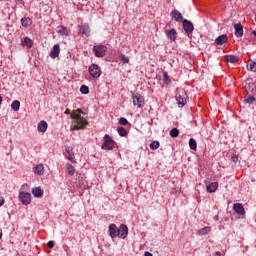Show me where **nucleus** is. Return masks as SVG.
I'll list each match as a JSON object with an SVG mask.
<instances>
[{"label": "nucleus", "mask_w": 256, "mask_h": 256, "mask_svg": "<svg viewBox=\"0 0 256 256\" xmlns=\"http://www.w3.org/2000/svg\"><path fill=\"white\" fill-rule=\"evenodd\" d=\"M103 139L104 142L101 146V149H103V151H112V149H115V141H113V139L109 137V134H105Z\"/></svg>", "instance_id": "obj_3"}, {"label": "nucleus", "mask_w": 256, "mask_h": 256, "mask_svg": "<svg viewBox=\"0 0 256 256\" xmlns=\"http://www.w3.org/2000/svg\"><path fill=\"white\" fill-rule=\"evenodd\" d=\"M80 92L82 93V95H89V87L82 85L80 88Z\"/></svg>", "instance_id": "obj_33"}, {"label": "nucleus", "mask_w": 256, "mask_h": 256, "mask_svg": "<svg viewBox=\"0 0 256 256\" xmlns=\"http://www.w3.org/2000/svg\"><path fill=\"white\" fill-rule=\"evenodd\" d=\"M1 103H3V97H1V95H0V105H1Z\"/></svg>", "instance_id": "obj_48"}, {"label": "nucleus", "mask_w": 256, "mask_h": 256, "mask_svg": "<svg viewBox=\"0 0 256 256\" xmlns=\"http://www.w3.org/2000/svg\"><path fill=\"white\" fill-rule=\"evenodd\" d=\"M245 103H248V105H251L252 103H255V96L250 95L245 99Z\"/></svg>", "instance_id": "obj_36"}, {"label": "nucleus", "mask_w": 256, "mask_h": 256, "mask_svg": "<svg viewBox=\"0 0 256 256\" xmlns=\"http://www.w3.org/2000/svg\"><path fill=\"white\" fill-rule=\"evenodd\" d=\"M218 187H219V183L212 182V183L206 185V191L208 193H215V191H217Z\"/></svg>", "instance_id": "obj_18"}, {"label": "nucleus", "mask_w": 256, "mask_h": 256, "mask_svg": "<svg viewBox=\"0 0 256 256\" xmlns=\"http://www.w3.org/2000/svg\"><path fill=\"white\" fill-rule=\"evenodd\" d=\"M65 114H66V115H71V110L66 109Z\"/></svg>", "instance_id": "obj_44"}, {"label": "nucleus", "mask_w": 256, "mask_h": 256, "mask_svg": "<svg viewBox=\"0 0 256 256\" xmlns=\"http://www.w3.org/2000/svg\"><path fill=\"white\" fill-rule=\"evenodd\" d=\"M231 159L234 163H237V161H239V156H232Z\"/></svg>", "instance_id": "obj_42"}, {"label": "nucleus", "mask_w": 256, "mask_h": 256, "mask_svg": "<svg viewBox=\"0 0 256 256\" xmlns=\"http://www.w3.org/2000/svg\"><path fill=\"white\" fill-rule=\"evenodd\" d=\"M129 123V121L126 120V118H120L119 119V124L120 125H127Z\"/></svg>", "instance_id": "obj_40"}, {"label": "nucleus", "mask_w": 256, "mask_h": 256, "mask_svg": "<svg viewBox=\"0 0 256 256\" xmlns=\"http://www.w3.org/2000/svg\"><path fill=\"white\" fill-rule=\"evenodd\" d=\"M132 101H133L134 107L141 108L142 105L145 103V98L141 96V94H133Z\"/></svg>", "instance_id": "obj_7"}, {"label": "nucleus", "mask_w": 256, "mask_h": 256, "mask_svg": "<svg viewBox=\"0 0 256 256\" xmlns=\"http://www.w3.org/2000/svg\"><path fill=\"white\" fill-rule=\"evenodd\" d=\"M225 61L227 63H239V57L236 55H226Z\"/></svg>", "instance_id": "obj_23"}, {"label": "nucleus", "mask_w": 256, "mask_h": 256, "mask_svg": "<svg viewBox=\"0 0 256 256\" xmlns=\"http://www.w3.org/2000/svg\"><path fill=\"white\" fill-rule=\"evenodd\" d=\"M17 1H21V0H17Z\"/></svg>", "instance_id": "obj_49"}, {"label": "nucleus", "mask_w": 256, "mask_h": 256, "mask_svg": "<svg viewBox=\"0 0 256 256\" xmlns=\"http://www.w3.org/2000/svg\"><path fill=\"white\" fill-rule=\"evenodd\" d=\"M187 99V92H185L183 89H178L176 93V101L178 103V107H185L187 104Z\"/></svg>", "instance_id": "obj_2"}, {"label": "nucleus", "mask_w": 256, "mask_h": 256, "mask_svg": "<svg viewBox=\"0 0 256 256\" xmlns=\"http://www.w3.org/2000/svg\"><path fill=\"white\" fill-rule=\"evenodd\" d=\"M163 79L165 83H171V80H169V75H167V72L163 73Z\"/></svg>", "instance_id": "obj_39"}, {"label": "nucleus", "mask_w": 256, "mask_h": 256, "mask_svg": "<svg viewBox=\"0 0 256 256\" xmlns=\"http://www.w3.org/2000/svg\"><path fill=\"white\" fill-rule=\"evenodd\" d=\"M59 53H61V48L59 44H56L53 46V49L50 52V57L52 59H57V57H59Z\"/></svg>", "instance_id": "obj_14"}, {"label": "nucleus", "mask_w": 256, "mask_h": 256, "mask_svg": "<svg viewBox=\"0 0 256 256\" xmlns=\"http://www.w3.org/2000/svg\"><path fill=\"white\" fill-rule=\"evenodd\" d=\"M170 17L172 19H174V21H176L177 23H183V14H181V12H179V10H173L171 13H170Z\"/></svg>", "instance_id": "obj_11"}, {"label": "nucleus", "mask_w": 256, "mask_h": 256, "mask_svg": "<svg viewBox=\"0 0 256 256\" xmlns=\"http://www.w3.org/2000/svg\"><path fill=\"white\" fill-rule=\"evenodd\" d=\"M66 171L68 175H75V167L69 163L66 164Z\"/></svg>", "instance_id": "obj_28"}, {"label": "nucleus", "mask_w": 256, "mask_h": 256, "mask_svg": "<svg viewBox=\"0 0 256 256\" xmlns=\"http://www.w3.org/2000/svg\"><path fill=\"white\" fill-rule=\"evenodd\" d=\"M160 143L159 141H153L151 144H150V149H152L153 151H155V149H159L160 147Z\"/></svg>", "instance_id": "obj_34"}, {"label": "nucleus", "mask_w": 256, "mask_h": 256, "mask_svg": "<svg viewBox=\"0 0 256 256\" xmlns=\"http://www.w3.org/2000/svg\"><path fill=\"white\" fill-rule=\"evenodd\" d=\"M66 157L71 163H77V160H75V155L73 154V148L68 147L66 148Z\"/></svg>", "instance_id": "obj_15"}, {"label": "nucleus", "mask_w": 256, "mask_h": 256, "mask_svg": "<svg viewBox=\"0 0 256 256\" xmlns=\"http://www.w3.org/2000/svg\"><path fill=\"white\" fill-rule=\"evenodd\" d=\"M32 194L34 197L41 198L43 197V189H41V187H35L32 189Z\"/></svg>", "instance_id": "obj_25"}, {"label": "nucleus", "mask_w": 256, "mask_h": 256, "mask_svg": "<svg viewBox=\"0 0 256 256\" xmlns=\"http://www.w3.org/2000/svg\"><path fill=\"white\" fill-rule=\"evenodd\" d=\"M21 43L23 47H28V49H31V47H33V40L29 37H24Z\"/></svg>", "instance_id": "obj_21"}, {"label": "nucleus", "mask_w": 256, "mask_h": 256, "mask_svg": "<svg viewBox=\"0 0 256 256\" xmlns=\"http://www.w3.org/2000/svg\"><path fill=\"white\" fill-rule=\"evenodd\" d=\"M234 29L236 37H241L243 35V25H241V23L235 24Z\"/></svg>", "instance_id": "obj_22"}, {"label": "nucleus", "mask_w": 256, "mask_h": 256, "mask_svg": "<svg viewBox=\"0 0 256 256\" xmlns=\"http://www.w3.org/2000/svg\"><path fill=\"white\" fill-rule=\"evenodd\" d=\"M245 91H247V93H254L256 86L252 81H247L245 86H244Z\"/></svg>", "instance_id": "obj_19"}, {"label": "nucleus", "mask_w": 256, "mask_h": 256, "mask_svg": "<svg viewBox=\"0 0 256 256\" xmlns=\"http://www.w3.org/2000/svg\"><path fill=\"white\" fill-rule=\"evenodd\" d=\"M183 29L187 33V35H191V33H193V30L195 29V27L193 26V23H191V21L184 19L183 20Z\"/></svg>", "instance_id": "obj_10"}, {"label": "nucleus", "mask_w": 256, "mask_h": 256, "mask_svg": "<svg viewBox=\"0 0 256 256\" xmlns=\"http://www.w3.org/2000/svg\"><path fill=\"white\" fill-rule=\"evenodd\" d=\"M34 173H36V175H43V173H45V166H43V164H38L34 167Z\"/></svg>", "instance_id": "obj_24"}, {"label": "nucleus", "mask_w": 256, "mask_h": 256, "mask_svg": "<svg viewBox=\"0 0 256 256\" xmlns=\"http://www.w3.org/2000/svg\"><path fill=\"white\" fill-rule=\"evenodd\" d=\"M248 70L256 73V62H251L248 66Z\"/></svg>", "instance_id": "obj_37"}, {"label": "nucleus", "mask_w": 256, "mask_h": 256, "mask_svg": "<svg viewBox=\"0 0 256 256\" xmlns=\"http://www.w3.org/2000/svg\"><path fill=\"white\" fill-rule=\"evenodd\" d=\"M93 52L95 57H105V53H107V46L96 45L93 47Z\"/></svg>", "instance_id": "obj_5"}, {"label": "nucleus", "mask_w": 256, "mask_h": 256, "mask_svg": "<svg viewBox=\"0 0 256 256\" xmlns=\"http://www.w3.org/2000/svg\"><path fill=\"white\" fill-rule=\"evenodd\" d=\"M170 137H179V129L177 128H173L171 131H170Z\"/></svg>", "instance_id": "obj_35"}, {"label": "nucleus", "mask_w": 256, "mask_h": 256, "mask_svg": "<svg viewBox=\"0 0 256 256\" xmlns=\"http://www.w3.org/2000/svg\"><path fill=\"white\" fill-rule=\"evenodd\" d=\"M31 23H33V20H31V18H22L21 19L22 27H29V25H31Z\"/></svg>", "instance_id": "obj_27"}, {"label": "nucleus", "mask_w": 256, "mask_h": 256, "mask_svg": "<svg viewBox=\"0 0 256 256\" xmlns=\"http://www.w3.org/2000/svg\"><path fill=\"white\" fill-rule=\"evenodd\" d=\"M189 147L192 151H197V141L193 138L189 140Z\"/></svg>", "instance_id": "obj_31"}, {"label": "nucleus", "mask_w": 256, "mask_h": 256, "mask_svg": "<svg viewBox=\"0 0 256 256\" xmlns=\"http://www.w3.org/2000/svg\"><path fill=\"white\" fill-rule=\"evenodd\" d=\"M88 72L92 79H99V77H101V67L97 64H91L88 68Z\"/></svg>", "instance_id": "obj_4"}, {"label": "nucleus", "mask_w": 256, "mask_h": 256, "mask_svg": "<svg viewBox=\"0 0 256 256\" xmlns=\"http://www.w3.org/2000/svg\"><path fill=\"white\" fill-rule=\"evenodd\" d=\"M118 232H119V228H117V225L115 224L109 225L108 233L112 239H115L117 237Z\"/></svg>", "instance_id": "obj_12"}, {"label": "nucleus", "mask_w": 256, "mask_h": 256, "mask_svg": "<svg viewBox=\"0 0 256 256\" xmlns=\"http://www.w3.org/2000/svg\"><path fill=\"white\" fill-rule=\"evenodd\" d=\"M214 256H221V252H219V251L215 252Z\"/></svg>", "instance_id": "obj_46"}, {"label": "nucleus", "mask_w": 256, "mask_h": 256, "mask_svg": "<svg viewBox=\"0 0 256 256\" xmlns=\"http://www.w3.org/2000/svg\"><path fill=\"white\" fill-rule=\"evenodd\" d=\"M57 33H59V35H69V28L65 26H58Z\"/></svg>", "instance_id": "obj_26"}, {"label": "nucleus", "mask_w": 256, "mask_h": 256, "mask_svg": "<svg viewBox=\"0 0 256 256\" xmlns=\"http://www.w3.org/2000/svg\"><path fill=\"white\" fill-rule=\"evenodd\" d=\"M120 61L124 64L129 63V57L125 56L124 54L121 55Z\"/></svg>", "instance_id": "obj_38"}, {"label": "nucleus", "mask_w": 256, "mask_h": 256, "mask_svg": "<svg viewBox=\"0 0 256 256\" xmlns=\"http://www.w3.org/2000/svg\"><path fill=\"white\" fill-rule=\"evenodd\" d=\"M47 121L42 120L38 123L37 129L39 133H45L47 131Z\"/></svg>", "instance_id": "obj_20"}, {"label": "nucleus", "mask_w": 256, "mask_h": 256, "mask_svg": "<svg viewBox=\"0 0 256 256\" xmlns=\"http://www.w3.org/2000/svg\"><path fill=\"white\" fill-rule=\"evenodd\" d=\"M3 237V230L0 229V239Z\"/></svg>", "instance_id": "obj_47"}, {"label": "nucleus", "mask_w": 256, "mask_h": 256, "mask_svg": "<svg viewBox=\"0 0 256 256\" xmlns=\"http://www.w3.org/2000/svg\"><path fill=\"white\" fill-rule=\"evenodd\" d=\"M209 233H211V227L209 226H206L198 231L199 235H208Z\"/></svg>", "instance_id": "obj_29"}, {"label": "nucleus", "mask_w": 256, "mask_h": 256, "mask_svg": "<svg viewBox=\"0 0 256 256\" xmlns=\"http://www.w3.org/2000/svg\"><path fill=\"white\" fill-rule=\"evenodd\" d=\"M166 36L171 41H177V31L174 28L166 30Z\"/></svg>", "instance_id": "obj_16"}, {"label": "nucleus", "mask_w": 256, "mask_h": 256, "mask_svg": "<svg viewBox=\"0 0 256 256\" xmlns=\"http://www.w3.org/2000/svg\"><path fill=\"white\" fill-rule=\"evenodd\" d=\"M19 199H20L22 205H29L31 203V193L21 191L19 193Z\"/></svg>", "instance_id": "obj_8"}, {"label": "nucleus", "mask_w": 256, "mask_h": 256, "mask_svg": "<svg viewBox=\"0 0 256 256\" xmlns=\"http://www.w3.org/2000/svg\"><path fill=\"white\" fill-rule=\"evenodd\" d=\"M85 115V112L81 109H77L75 112L71 113V119H73L74 126L72 127V131H79L80 129H85L87 125H89V122L87 119L82 117V115Z\"/></svg>", "instance_id": "obj_1"}, {"label": "nucleus", "mask_w": 256, "mask_h": 256, "mask_svg": "<svg viewBox=\"0 0 256 256\" xmlns=\"http://www.w3.org/2000/svg\"><path fill=\"white\" fill-rule=\"evenodd\" d=\"M233 209L237 215H245V208L243 207V204L236 203L234 204Z\"/></svg>", "instance_id": "obj_17"}, {"label": "nucleus", "mask_w": 256, "mask_h": 256, "mask_svg": "<svg viewBox=\"0 0 256 256\" xmlns=\"http://www.w3.org/2000/svg\"><path fill=\"white\" fill-rule=\"evenodd\" d=\"M117 132L120 135V137H127V130L121 126L117 128Z\"/></svg>", "instance_id": "obj_32"}, {"label": "nucleus", "mask_w": 256, "mask_h": 256, "mask_svg": "<svg viewBox=\"0 0 256 256\" xmlns=\"http://www.w3.org/2000/svg\"><path fill=\"white\" fill-rule=\"evenodd\" d=\"M20 107L21 102H19L18 100L13 101L11 104V108L13 109V111H19Z\"/></svg>", "instance_id": "obj_30"}, {"label": "nucleus", "mask_w": 256, "mask_h": 256, "mask_svg": "<svg viewBox=\"0 0 256 256\" xmlns=\"http://www.w3.org/2000/svg\"><path fill=\"white\" fill-rule=\"evenodd\" d=\"M78 34L85 35V37L91 36V27H89L88 23L78 26Z\"/></svg>", "instance_id": "obj_6"}, {"label": "nucleus", "mask_w": 256, "mask_h": 256, "mask_svg": "<svg viewBox=\"0 0 256 256\" xmlns=\"http://www.w3.org/2000/svg\"><path fill=\"white\" fill-rule=\"evenodd\" d=\"M144 256H153V254L151 252H145Z\"/></svg>", "instance_id": "obj_45"}, {"label": "nucleus", "mask_w": 256, "mask_h": 256, "mask_svg": "<svg viewBox=\"0 0 256 256\" xmlns=\"http://www.w3.org/2000/svg\"><path fill=\"white\" fill-rule=\"evenodd\" d=\"M129 235V228H127V225L121 224L118 228V234H116V237H119V239H125Z\"/></svg>", "instance_id": "obj_9"}, {"label": "nucleus", "mask_w": 256, "mask_h": 256, "mask_svg": "<svg viewBox=\"0 0 256 256\" xmlns=\"http://www.w3.org/2000/svg\"><path fill=\"white\" fill-rule=\"evenodd\" d=\"M227 41H229V36H227V34H222L215 39L216 45H225Z\"/></svg>", "instance_id": "obj_13"}, {"label": "nucleus", "mask_w": 256, "mask_h": 256, "mask_svg": "<svg viewBox=\"0 0 256 256\" xmlns=\"http://www.w3.org/2000/svg\"><path fill=\"white\" fill-rule=\"evenodd\" d=\"M47 245H48L49 249H53V247H55V242L49 241V242L47 243Z\"/></svg>", "instance_id": "obj_41"}, {"label": "nucleus", "mask_w": 256, "mask_h": 256, "mask_svg": "<svg viewBox=\"0 0 256 256\" xmlns=\"http://www.w3.org/2000/svg\"><path fill=\"white\" fill-rule=\"evenodd\" d=\"M4 204H5V199L0 197V207H3Z\"/></svg>", "instance_id": "obj_43"}]
</instances>
